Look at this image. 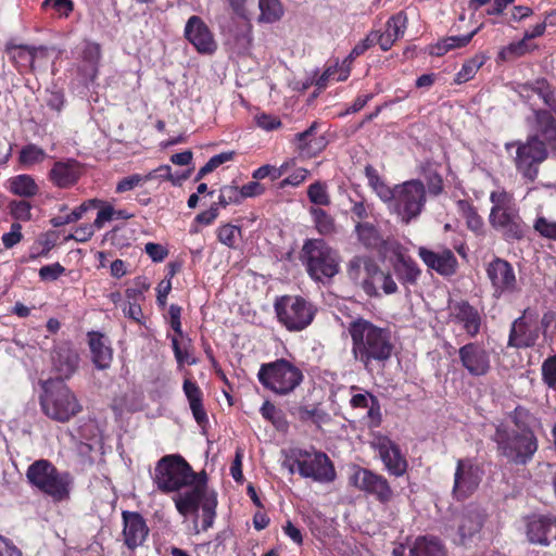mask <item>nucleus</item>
<instances>
[{
    "label": "nucleus",
    "instance_id": "nucleus-21",
    "mask_svg": "<svg viewBox=\"0 0 556 556\" xmlns=\"http://www.w3.org/2000/svg\"><path fill=\"white\" fill-rule=\"evenodd\" d=\"M527 538L532 544L549 545L556 543V518L536 516L527 523Z\"/></svg>",
    "mask_w": 556,
    "mask_h": 556
},
{
    "label": "nucleus",
    "instance_id": "nucleus-52",
    "mask_svg": "<svg viewBox=\"0 0 556 556\" xmlns=\"http://www.w3.org/2000/svg\"><path fill=\"white\" fill-rule=\"evenodd\" d=\"M533 228L543 238L556 241V220L538 216L533 223Z\"/></svg>",
    "mask_w": 556,
    "mask_h": 556
},
{
    "label": "nucleus",
    "instance_id": "nucleus-53",
    "mask_svg": "<svg viewBox=\"0 0 556 556\" xmlns=\"http://www.w3.org/2000/svg\"><path fill=\"white\" fill-rule=\"evenodd\" d=\"M307 195L311 202L317 205H328L330 203L326 186L321 182H314L308 187Z\"/></svg>",
    "mask_w": 556,
    "mask_h": 556
},
{
    "label": "nucleus",
    "instance_id": "nucleus-17",
    "mask_svg": "<svg viewBox=\"0 0 556 556\" xmlns=\"http://www.w3.org/2000/svg\"><path fill=\"white\" fill-rule=\"evenodd\" d=\"M486 275L493 288V295L501 298L519 291L513 266L505 260L496 257L486 266Z\"/></svg>",
    "mask_w": 556,
    "mask_h": 556
},
{
    "label": "nucleus",
    "instance_id": "nucleus-1",
    "mask_svg": "<svg viewBox=\"0 0 556 556\" xmlns=\"http://www.w3.org/2000/svg\"><path fill=\"white\" fill-rule=\"evenodd\" d=\"M348 331L352 339L353 357L366 370L371 371L374 363L383 364L391 357L393 343L387 328L364 318H356L349 324Z\"/></svg>",
    "mask_w": 556,
    "mask_h": 556
},
{
    "label": "nucleus",
    "instance_id": "nucleus-4",
    "mask_svg": "<svg viewBox=\"0 0 556 556\" xmlns=\"http://www.w3.org/2000/svg\"><path fill=\"white\" fill-rule=\"evenodd\" d=\"M490 201L489 222L492 228L501 232L506 241L521 240L528 228L514 204L513 195L504 189H496L491 192Z\"/></svg>",
    "mask_w": 556,
    "mask_h": 556
},
{
    "label": "nucleus",
    "instance_id": "nucleus-26",
    "mask_svg": "<svg viewBox=\"0 0 556 556\" xmlns=\"http://www.w3.org/2000/svg\"><path fill=\"white\" fill-rule=\"evenodd\" d=\"M80 175L79 163L75 160H66L53 164L49 172V179L58 188H70L78 181Z\"/></svg>",
    "mask_w": 556,
    "mask_h": 556
},
{
    "label": "nucleus",
    "instance_id": "nucleus-32",
    "mask_svg": "<svg viewBox=\"0 0 556 556\" xmlns=\"http://www.w3.org/2000/svg\"><path fill=\"white\" fill-rule=\"evenodd\" d=\"M89 346L92 362L99 369L110 367L112 362V349L108 345L104 337L100 333H89Z\"/></svg>",
    "mask_w": 556,
    "mask_h": 556
},
{
    "label": "nucleus",
    "instance_id": "nucleus-44",
    "mask_svg": "<svg viewBox=\"0 0 556 556\" xmlns=\"http://www.w3.org/2000/svg\"><path fill=\"white\" fill-rule=\"evenodd\" d=\"M359 241L367 248H377L382 239L375 226L368 223H358L355 227Z\"/></svg>",
    "mask_w": 556,
    "mask_h": 556
},
{
    "label": "nucleus",
    "instance_id": "nucleus-62",
    "mask_svg": "<svg viewBox=\"0 0 556 556\" xmlns=\"http://www.w3.org/2000/svg\"><path fill=\"white\" fill-rule=\"evenodd\" d=\"M97 229L92 224H84L75 229V231L66 237V240H75L77 242H87Z\"/></svg>",
    "mask_w": 556,
    "mask_h": 556
},
{
    "label": "nucleus",
    "instance_id": "nucleus-35",
    "mask_svg": "<svg viewBox=\"0 0 556 556\" xmlns=\"http://www.w3.org/2000/svg\"><path fill=\"white\" fill-rule=\"evenodd\" d=\"M54 366L63 378H70L78 367V354L70 348H60L55 352Z\"/></svg>",
    "mask_w": 556,
    "mask_h": 556
},
{
    "label": "nucleus",
    "instance_id": "nucleus-9",
    "mask_svg": "<svg viewBox=\"0 0 556 556\" xmlns=\"http://www.w3.org/2000/svg\"><path fill=\"white\" fill-rule=\"evenodd\" d=\"M178 513L188 516L195 513L201 505L203 510L202 529L205 531L213 526L216 515L217 497L214 491L207 489V476L203 475L193 489L179 493L174 498Z\"/></svg>",
    "mask_w": 556,
    "mask_h": 556
},
{
    "label": "nucleus",
    "instance_id": "nucleus-60",
    "mask_svg": "<svg viewBox=\"0 0 556 556\" xmlns=\"http://www.w3.org/2000/svg\"><path fill=\"white\" fill-rule=\"evenodd\" d=\"M254 121L260 128L266 131L278 129L281 126L279 117L267 113H257Z\"/></svg>",
    "mask_w": 556,
    "mask_h": 556
},
{
    "label": "nucleus",
    "instance_id": "nucleus-39",
    "mask_svg": "<svg viewBox=\"0 0 556 556\" xmlns=\"http://www.w3.org/2000/svg\"><path fill=\"white\" fill-rule=\"evenodd\" d=\"M457 207L462 216L466 219L468 229L478 236L482 235L484 230V222L477 213L476 208L465 200H459L457 202Z\"/></svg>",
    "mask_w": 556,
    "mask_h": 556
},
{
    "label": "nucleus",
    "instance_id": "nucleus-18",
    "mask_svg": "<svg viewBox=\"0 0 556 556\" xmlns=\"http://www.w3.org/2000/svg\"><path fill=\"white\" fill-rule=\"evenodd\" d=\"M371 445L390 475L402 477L406 473L408 463L396 443L381 435L375 438Z\"/></svg>",
    "mask_w": 556,
    "mask_h": 556
},
{
    "label": "nucleus",
    "instance_id": "nucleus-46",
    "mask_svg": "<svg viewBox=\"0 0 556 556\" xmlns=\"http://www.w3.org/2000/svg\"><path fill=\"white\" fill-rule=\"evenodd\" d=\"M293 165L292 161L282 163L279 167L273 165H263L255 169L252 174L254 179H264L269 177L273 181L282 177Z\"/></svg>",
    "mask_w": 556,
    "mask_h": 556
},
{
    "label": "nucleus",
    "instance_id": "nucleus-55",
    "mask_svg": "<svg viewBox=\"0 0 556 556\" xmlns=\"http://www.w3.org/2000/svg\"><path fill=\"white\" fill-rule=\"evenodd\" d=\"M240 236V228L232 225H224L217 229V238L220 243L233 248L237 238Z\"/></svg>",
    "mask_w": 556,
    "mask_h": 556
},
{
    "label": "nucleus",
    "instance_id": "nucleus-13",
    "mask_svg": "<svg viewBox=\"0 0 556 556\" xmlns=\"http://www.w3.org/2000/svg\"><path fill=\"white\" fill-rule=\"evenodd\" d=\"M291 458L303 478L328 483L336 478V470L329 457L323 452L295 450Z\"/></svg>",
    "mask_w": 556,
    "mask_h": 556
},
{
    "label": "nucleus",
    "instance_id": "nucleus-6",
    "mask_svg": "<svg viewBox=\"0 0 556 556\" xmlns=\"http://www.w3.org/2000/svg\"><path fill=\"white\" fill-rule=\"evenodd\" d=\"M504 147L511 156L517 173L525 180L533 182L538 178L541 164L548 156L545 143L538 136H529L526 140L506 142Z\"/></svg>",
    "mask_w": 556,
    "mask_h": 556
},
{
    "label": "nucleus",
    "instance_id": "nucleus-50",
    "mask_svg": "<svg viewBox=\"0 0 556 556\" xmlns=\"http://www.w3.org/2000/svg\"><path fill=\"white\" fill-rule=\"evenodd\" d=\"M233 155H235V152L229 151V152H223V153L212 156L207 161V163L200 168V170L197 174L195 179L197 180L202 179L205 175L215 170L217 167H219L224 163L231 161L233 159Z\"/></svg>",
    "mask_w": 556,
    "mask_h": 556
},
{
    "label": "nucleus",
    "instance_id": "nucleus-16",
    "mask_svg": "<svg viewBox=\"0 0 556 556\" xmlns=\"http://www.w3.org/2000/svg\"><path fill=\"white\" fill-rule=\"evenodd\" d=\"M75 53V68L78 79L85 85L94 81L102 59V48L100 43L84 40L76 48Z\"/></svg>",
    "mask_w": 556,
    "mask_h": 556
},
{
    "label": "nucleus",
    "instance_id": "nucleus-24",
    "mask_svg": "<svg viewBox=\"0 0 556 556\" xmlns=\"http://www.w3.org/2000/svg\"><path fill=\"white\" fill-rule=\"evenodd\" d=\"M451 318L454 323L462 326L466 333L473 338L481 327V316L479 312L466 301H460L451 306Z\"/></svg>",
    "mask_w": 556,
    "mask_h": 556
},
{
    "label": "nucleus",
    "instance_id": "nucleus-12",
    "mask_svg": "<svg viewBox=\"0 0 556 556\" xmlns=\"http://www.w3.org/2000/svg\"><path fill=\"white\" fill-rule=\"evenodd\" d=\"M394 210L404 223H409L422 211L426 203V189L419 180H408L394 187Z\"/></svg>",
    "mask_w": 556,
    "mask_h": 556
},
{
    "label": "nucleus",
    "instance_id": "nucleus-49",
    "mask_svg": "<svg viewBox=\"0 0 556 556\" xmlns=\"http://www.w3.org/2000/svg\"><path fill=\"white\" fill-rule=\"evenodd\" d=\"M311 213L314 217L316 228L321 235H330L334 231V220L321 208H312Z\"/></svg>",
    "mask_w": 556,
    "mask_h": 556
},
{
    "label": "nucleus",
    "instance_id": "nucleus-43",
    "mask_svg": "<svg viewBox=\"0 0 556 556\" xmlns=\"http://www.w3.org/2000/svg\"><path fill=\"white\" fill-rule=\"evenodd\" d=\"M366 176L368 178L369 185L376 191L377 195L383 201L389 202L392 200L394 195V188L391 189L389 186L384 184V181L379 177L376 169L371 166H367L365 168Z\"/></svg>",
    "mask_w": 556,
    "mask_h": 556
},
{
    "label": "nucleus",
    "instance_id": "nucleus-30",
    "mask_svg": "<svg viewBox=\"0 0 556 556\" xmlns=\"http://www.w3.org/2000/svg\"><path fill=\"white\" fill-rule=\"evenodd\" d=\"M409 556H446V549L437 536L421 535L413 542Z\"/></svg>",
    "mask_w": 556,
    "mask_h": 556
},
{
    "label": "nucleus",
    "instance_id": "nucleus-57",
    "mask_svg": "<svg viewBox=\"0 0 556 556\" xmlns=\"http://www.w3.org/2000/svg\"><path fill=\"white\" fill-rule=\"evenodd\" d=\"M10 213L17 220L28 222L31 219V205L24 200L13 201L10 203Z\"/></svg>",
    "mask_w": 556,
    "mask_h": 556
},
{
    "label": "nucleus",
    "instance_id": "nucleus-19",
    "mask_svg": "<svg viewBox=\"0 0 556 556\" xmlns=\"http://www.w3.org/2000/svg\"><path fill=\"white\" fill-rule=\"evenodd\" d=\"M459 361L469 375L480 377L491 369L490 353L477 342H470L458 350Z\"/></svg>",
    "mask_w": 556,
    "mask_h": 556
},
{
    "label": "nucleus",
    "instance_id": "nucleus-3",
    "mask_svg": "<svg viewBox=\"0 0 556 556\" xmlns=\"http://www.w3.org/2000/svg\"><path fill=\"white\" fill-rule=\"evenodd\" d=\"M203 475L195 473L180 455L170 454L156 463L152 480L160 492L178 493L184 488L193 489Z\"/></svg>",
    "mask_w": 556,
    "mask_h": 556
},
{
    "label": "nucleus",
    "instance_id": "nucleus-47",
    "mask_svg": "<svg viewBox=\"0 0 556 556\" xmlns=\"http://www.w3.org/2000/svg\"><path fill=\"white\" fill-rule=\"evenodd\" d=\"M155 179L154 174H132L130 176L124 177L116 185V192L123 193L129 190L135 189L136 187L143 186L146 182Z\"/></svg>",
    "mask_w": 556,
    "mask_h": 556
},
{
    "label": "nucleus",
    "instance_id": "nucleus-23",
    "mask_svg": "<svg viewBox=\"0 0 556 556\" xmlns=\"http://www.w3.org/2000/svg\"><path fill=\"white\" fill-rule=\"evenodd\" d=\"M319 127L318 122H313L307 129L295 135L293 143L302 156H316L326 148L325 137L318 135Z\"/></svg>",
    "mask_w": 556,
    "mask_h": 556
},
{
    "label": "nucleus",
    "instance_id": "nucleus-15",
    "mask_svg": "<svg viewBox=\"0 0 556 556\" xmlns=\"http://www.w3.org/2000/svg\"><path fill=\"white\" fill-rule=\"evenodd\" d=\"M350 483L359 491L372 495L380 503H389L394 496L388 480L366 468L356 467L350 477Z\"/></svg>",
    "mask_w": 556,
    "mask_h": 556
},
{
    "label": "nucleus",
    "instance_id": "nucleus-7",
    "mask_svg": "<svg viewBox=\"0 0 556 556\" xmlns=\"http://www.w3.org/2000/svg\"><path fill=\"white\" fill-rule=\"evenodd\" d=\"M40 406L47 417L59 422H67L83 409L74 392L62 381L45 387Z\"/></svg>",
    "mask_w": 556,
    "mask_h": 556
},
{
    "label": "nucleus",
    "instance_id": "nucleus-22",
    "mask_svg": "<svg viewBox=\"0 0 556 556\" xmlns=\"http://www.w3.org/2000/svg\"><path fill=\"white\" fill-rule=\"evenodd\" d=\"M123 538L128 548L135 549L146 541L149 528L143 517L138 513L123 511Z\"/></svg>",
    "mask_w": 556,
    "mask_h": 556
},
{
    "label": "nucleus",
    "instance_id": "nucleus-14",
    "mask_svg": "<svg viewBox=\"0 0 556 556\" xmlns=\"http://www.w3.org/2000/svg\"><path fill=\"white\" fill-rule=\"evenodd\" d=\"M483 478V469L473 458H459L456 462L452 494L457 500L468 498L478 489Z\"/></svg>",
    "mask_w": 556,
    "mask_h": 556
},
{
    "label": "nucleus",
    "instance_id": "nucleus-51",
    "mask_svg": "<svg viewBox=\"0 0 556 556\" xmlns=\"http://www.w3.org/2000/svg\"><path fill=\"white\" fill-rule=\"evenodd\" d=\"M541 372L543 382L556 391V355L547 357L542 363Z\"/></svg>",
    "mask_w": 556,
    "mask_h": 556
},
{
    "label": "nucleus",
    "instance_id": "nucleus-37",
    "mask_svg": "<svg viewBox=\"0 0 556 556\" xmlns=\"http://www.w3.org/2000/svg\"><path fill=\"white\" fill-rule=\"evenodd\" d=\"M45 48H35L28 46H14L9 49L12 60L21 67H33L38 54H43Z\"/></svg>",
    "mask_w": 556,
    "mask_h": 556
},
{
    "label": "nucleus",
    "instance_id": "nucleus-41",
    "mask_svg": "<svg viewBox=\"0 0 556 556\" xmlns=\"http://www.w3.org/2000/svg\"><path fill=\"white\" fill-rule=\"evenodd\" d=\"M260 10L257 20L261 23H274L283 14L279 0H255Z\"/></svg>",
    "mask_w": 556,
    "mask_h": 556
},
{
    "label": "nucleus",
    "instance_id": "nucleus-31",
    "mask_svg": "<svg viewBox=\"0 0 556 556\" xmlns=\"http://www.w3.org/2000/svg\"><path fill=\"white\" fill-rule=\"evenodd\" d=\"M350 404L353 408H368L369 426L377 427L381 421L380 404L376 396L369 392L353 394Z\"/></svg>",
    "mask_w": 556,
    "mask_h": 556
},
{
    "label": "nucleus",
    "instance_id": "nucleus-29",
    "mask_svg": "<svg viewBox=\"0 0 556 556\" xmlns=\"http://www.w3.org/2000/svg\"><path fill=\"white\" fill-rule=\"evenodd\" d=\"M367 271L369 278L364 280L363 289L368 295H377L378 286H380L387 294H392L397 290V286L391 275L381 271L377 266H368Z\"/></svg>",
    "mask_w": 556,
    "mask_h": 556
},
{
    "label": "nucleus",
    "instance_id": "nucleus-10",
    "mask_svg": "<svg viewBox=\"0 0 556 556\" xmlns=\"http://www.w3.org/2000/svg\"><path fill=\"white\" fill-rule=\"evenodd\" d=\"M257 377L265 388L279 395L289 394L303 380L302 371L286 359L263 364Z\"/></svg>",
    "mask_w": 556,
    "mask_h": 556
},
{
    "label": "nucleus",
    "instance_id": "nucleus-63",
    "mask_svg": "<svg viewBox=\"0 0 556 556\" xmlns=\"http://www.w3.org/2000/svg\"><path fill=\"white\" fill-rule=\"evenodd\" d=\"M172 348L174 351L175 358L179 365H182L185 363L192 365L195 363V359L190 355L188 349L181 348L176 337L172 338Z\"/></svg>",
    "mask_w": 556,
    "mask_h": 556
},
{
    "label": "nucleus",
    "instance_id": "nucleus-45",
    "mask_svg": "<svg viewBox=\"0 0 556 556\" xmlns=\"http://www.w3.org/2000/svg\"><path fill=\"white\" fill-rule=\"evenodd\" d=\"M46 157H47V153L43 149L39 148L36 144L30 143V144L25 146L21 150L18 160H20L21 164L29 167L35 164H39V163L43 162Z\"/></svg>",
    "mask_w": 556,
    "mask_h": 556
},
{
    "label": "nucleus",
    "instance_id": "nucleus-8",
    "mask_svg": "<svg viewBox=\"0 0 556 556\" xmlns=\"http://www.w3.org/2000/svg\"><path fill=\"white\" fill-rule=\"evenodd\" d=\"M29 482L42 493L61 502L68 497L73 479L68 472L59 471L50 462L40 459L28 467Z\"/></svg>",
    "mask_w": 556,
    "mask_h": 556
},
{
    "label": "nucleus",
    "instance_id": "nucleus-27",
    "mask_svg": "<svg viewBox=\"0 0 556 556\" xmlns=\"http://www.w3.org/2000/svg\"><path fill=\"white\" fill-rule=\"evenodd\" d=\"M418 254L429 268L441 275H453L456 270L457 260L450 250L435 253L426 248H420Z\"/></svg>",
    "mask_w": 556,
    "mask_h": 556
},
{
    "label": "nucleus",
    "instance_id": "nucleus-11",
    "mask_svg": "<svg viewBox=\"0 0 556 556\" xmlns=\"http://www.w3.org/2000/svg\"><path fill=\"white\" fill-rule=\"evenodd\" d=\"M278 321L289 331H302L314 320L315 306L301 296L285 295L274 304Z\"/></svg>",
    "mask_w": 556,
    "mask_h": 556
},
{
    "label": "nucleus",
    "instance_id": "nucleus-25",
    "mask_svg": "<svg viewBox=\"0 0 556 556\" xmlns=\"http://www.w3.org/2000/svg\"><path fill=\"white\" fill-rule=\"evenodd\" d=\"M406 28L407 16L404 12H399L388 20L383 33L372 31L370 35L375 36V42L378 43L383 51H388L397 39L404 36Z\"/></svg>",
    "mask_w": 556,
    "mask_h": 556
},
{
    "label": "nucleus",
    "instance_id": "nucleus-34",
    "mask_svg": "<svg viewBox=\"0 0 556 556\" xmlns=\"http://www.w3.org/2000/svg\"><path fill=\"white\" fill-rule=\"evenodd\" d=\"M184 392L188 399L192 415L199 425L207 422V415L202 405V391L195 382L189 379L184 381Z\"/></svg>",
    "mask_w": 556,
    "mask_h": 556
},
{
    "label": "nucleus",
    "instance_id": "nucleus-33",
    "mask_svg": "<svg viewBox=\"0 0 556 556\" xmlns=\"http://www.w3.org/2000/svg\"><path fill=\"white\" fill-rule=\"evenodd\" d=\"M538 339L536 329H532L528 323L520 317L511 326L509 344L516 348H527L535 343Z\"/></svg>",
    "mask_w": 556,
    "mask_h": 556
},
{
    "label": "nucleus",
    "instance_id": "nucleus-59",
    "mask_svg": "<svg viewBox=\"0 0 556 556\" xmlns=\"http://www.w3.org/2000/svg\"><path fill=\"white\" fill-rule=\"evenodd\" d=\"M527 40L523 38L518 42H513L507 47L503 48L500 52V58L503 60H508L515 56L523 55L528 52Z\"/></svg>",
    "mask_w": 556,
    "mask_h": 556
},
{
    "label": "nucleus",
    "instance_id": "nucleus-58",
    "mask_svg": "<svg viewBox=\"0 0 556 556\" xmlns=\"http://www.w3.org/2000/svg\"><path fill=\"white\" fill-rule=\"evenodd\" d=\"M395 270L400 276L403 275L406 281L410 282L415 281L420 274V270L417 268L414 262L403 258L397 261Z\"/></svg>",
    "mask_w": 556,
    "mask_h": 556
},
{
    "label": "nucleus",
    "instance_id": "nucleus-28",
    "mask_svg": "<svg viewBox=\"0 0 556 556\" xmlns=\"http://www.w3.org/2000/svg\"><path fill=\"white\" fill-rule=\"evenodd\" d=\"M535 130L541 141L545 147L556 150V118L554 115L545 110L535 111Z\"/></svg>",
    "mask_w": 556,
    "mask_h": 556
},
{
    "label": "nucleus",
    "instance_id": "nucleus-54",
    "mask_svg": "<svg viewBox=\"0 0 556 556\" xmlns=\"http://www.w3.org/2000/svg\"><path fill=\"white\" fill-rule=\"evenodd\" d=\"M242 201L240 188L236 186H224L220 189L217 205L226 207L231 203H239Z\"/></svg>",
    "mask_w": 556,
    "mask_h": 556
},
{
    "label": "nucleus",
    "instance_id": "nucleus-20",
    "mask_svg": "<svg viewBox=\"0 0 556 556\" xmlns=\"http://www.w3.org/2000/svg\"><path fill=\"white\" fill-rule=\"evenodd\" d=\"M185 37L200 53L211 54L217 48L210 28L198 15H192L187 21Z\"/></svg>",
    "mask_w": 556,
    "mask_h": 556
},
{
    "label": "nucleus",
    "instance_id": "nucleus-40",
    "mask_svg": "<svg viewBox=\"0 0 556 556\" xmlns=\"http://www.w3.org/2000/svg\"><path fill=\"white\" fill-rule=\"evenodd\" d=\"M376 45L375 36L370 34L361 42H358L350 52V54L344 59L342 66L340 67V75L338 76V80H345L350 75V66L353 61L363 54L369 47Z\"/></svg>",
    "mask_w": 556,
    "mask_h": 556
},
{
    "label": "nucleus",
    "instance_id": "nucleus-56",
    "mask_svg": "<svg viewBox=\"0 0 556 556\" xmlns=\"http://www.w3.org/2000/svg\"><path fill=\"white\" fill-rule=\"evenodd\" d=\"M232 11L242 18L249 20L255 13V0H227Z\"/></svg>",
    "mask_w": 556,
    "mask_h": 556
},
{
    "label": "nucleus",
    "instance_id": "nucleus-5",
    "mask_svg": "<svg viewBox=\"0 0 556 556\" xmlns=\"http://www.w3.org/2000/svg\"><path fill=\"white\" fill-rule=\"evenodd\" d=\"M300 260L315 281L324 282L339 273L338 252L321 239L306 240L302 247Z\"/></svg>",
    "mask_w": 556,
    "mask_h": 556
},
{
    "label": "nucleus",
    "instance_id": "nucleus-64",
    "mask_svg": "<svg viewBox=\"0 0 556 556\" xmlns=\"http://www.w3.org/2000/svg\"><path fill=\"white\" fill-rule=\"evenodd\" d=\"M65 268L60 263H53L50 265L42 266L39 269V277L42 280H56L61 275H63Z\"/></svg>",
    "mask_w": 556,
    "mask_h": 556
},
{
    "label": "nucleus",
    "instance_id": "nucleus-48",
    "mask_svg": "<svg viewBox=\"0 0 556 556\" xmlns=\"http://www.w3.org/2000/svg\"><path fill=\"white\" fill-rule=\"evenodd\" d=\"M483 60L479 56H475L466 61L460 71L455 76L456 84H464L475 77L479 68L482 66Z\"/></svg>",
    "mask_w": 556,
    "mask_h": 556
},
{
    "label": "nucleus",
    "instance_id": "nucleus-61",
    "mask_svg": "<svg viewBox=\"0 0 556 556\" xmlns=\"http://www.w3.org/2000/svg\"><path fill=\"white\" fill-rule=\"evenodd\" d=\"M23 239L22 226L20 223H13L10 231L2 235V243L5 249H11Z\"/></svg>",
    "mask_w": 556,
    "mask_h": 556
},
{
    "label": "nucleus",
    "instance_id": "nucleus-42",
    "mask_svg": "<svg viewBox=\"0 0 556 556\" xmlns=\"http://www.w3.org/2000/svg\"><path fill=\"white\" fill-rule=\"evenodd\" d=\"M481 517L477 511L470 510L462 515L458 523V533L464 540L477 533L481 528Z\"/></svg>",
    "mask_w": 556,
    "mask_h": 556
},
{
    "label": "nucleus",
    "instance_id": "nucleus-2",
    "mask_svg": "<svg viewBox=\"0 0 556 556\" xmlns=\"http://www.w3.org/2000/svg\"><path fill=\"white\" fill-rule=\"evenodd\" d=\"M519 410H515V416ZM497 453L515 465L528 464L538 451V439L533 431L519 425L516 417L511 422L500 424L492 437Z\"/></svg>",
    "mask_w": 556,
    "mask_h": 556
},
{
    "label": "nucleus",
    "instance_id": "nucleus-36",
    "mask_svg": "<svg viewBox=\"0 0 556 556\" xmlns=\"http://www.w3.org/2000/svg\"><path fill=\"white\" fill-rule=\"evenodd\" d=\"M481 29V26L475 28L467 35L462 36H450L442 40H440L431 50V53L438 56H441L448 51L457 48L466 47L473 36Z\"/></svg>",
    "mask_w": 556,
    "mask_h": 556
},
{
    "label": "nucleus",
    "instance_id": "nucleus-38",
    "mask_svg": "<svg viewBox=\"0 0 556 556\" xmlns=\"http://www.w3.org/2000/svg\"><path fill=\"white\" fill-rule=\"evenodd\" d=\"M11 192L20 197H34L38 193L39 188L35 179L26 174L17 175L9 180Z\"/></svg>",
    "mask_w": 556,
    "mask_h": 556
}]
</instances>
